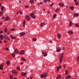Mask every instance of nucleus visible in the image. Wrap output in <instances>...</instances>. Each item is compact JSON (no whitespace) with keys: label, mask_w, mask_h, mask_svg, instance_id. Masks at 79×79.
<instances>
[{"label":"nucleus","mask_w":79,"mask_h":79,"mask_svg":"<svg viewBox=\"0 0 79 79\" xmlns=\"http://www.w3.org/2000/svg\"><path fill=\"white\" fill-rule=\"evenodd\" d=\"M57 37L58 39H61V34L59 33L57 36Z\"/></svg>","instance_id":"6"},{"label":"nucleus","mask_w":79,"mask_h":79,"mask_svg":"<svg viewBox=\"0 0 79 79\" xmlns=\"http://www.w3.org/2000/svg\"><path fill=\"white\" fill-rule=\"evenodd\" d=\"M17 69L18 71H20V68L19 67H17Z\"/></svg>","instance_id":"30"},{"label":"nucleus","mask_w":79,"mask_h":79,"mask_svg":"<svg viewBox=\"0 0 79 79\" xmlns=\"http://www.w3.org/2000/svg\"><path fill=\"white\" fill-rule=\"evenodd\" d=\"M64 49H65L64 48H62V50H64Z\"/></svg>","instance_id":"60"},{"label":"nucleus","mask_w":79,"mask_h":79,"mask_svg":"<svg viewBox=\"0 0 79 79\" xmlns=\"http://www.w3.org/2000/svg\"><path fill=\"white\" fill-rule=\"evenodd\" d=\"M30 15L31 16H31H34V13H31L30 14Z\"/></svg>","instance_id":"36"},{"label":"nucleus","mask_w":79,"mask_h":79,"mask_svg":"<svg viewBox=\"0 0 79 79\" xmlns=\"http://www.w3.org/2000/svg\"><path fill=\"white\" fill-rule=\"evenodd\" d=\"M75 5L77 6H78L79 5V2H76L75 3Z\"/></svg>","instance_id":"29"},{"label":"nucleus","mask_w":79,"mask_h":79,"mask_svg":"<svg viewBox=\"0 0 79 79\" xmlns=\"http://www.w3.org/2000/svg\"><path fill=\"white\" fill-rule=\"evenodd\" d=\"M63 67H64V68H66V65L65 64L63 65Z\"/></svg>","instance_id":"50"},{"label":"nucleus","mask_w":79,"mask_h":79,"mask_svg":"<svg viewBox=\"0 0 79 79\" xmlns=\"http://www.w3.org/2000/svg\"><path fill=\"white\" fill-rule=\"evenodd\" d=\"M69 8L71 9V10H74V7L73 6L70 7Z\"/></svg>","instance_id":"19"},{"label":"nucleus","mask_w":79,"mask_h":79,"mask_svg":"<svg viewBox=\"0 0 79 79\" xmlns=\"http://www.w3.org/2000/svg\"><path fill=\"white\" fill-rule=\"evenodd\" d=\"M79 15L78 14V13H75L74 14V16H79Z\"/></svg>","instance_id":"27"},{"label":"nucleus","mask_w":79,"mask_h":79,"mask_svg":"<svg viewBox=\"0 0 79 79\" xmlns=\"http://www.w3.org/2000/svg\"><path fill=\"white\" fill-rule=\"evenodd\" d=\"M30 78L31 79H32V77H30Z\"/></svg>","instance_id":"59"},{"label":"nucleus","mask_w":79,"mask_h":79,"mask_svg":"<svg viewBox=\"0 0 79 79\" xmlns=\"http://www.w3.org/2000/svg\"><path fill=\"white\" fill-rule=\"evenodd\" d=\"M10 19V18L9 17H7L5 19V21H9Z\"/></svg>","instance_id":"13"},{"label":"nucleus","mask_w":79,"mask_h":79,"mask_svg":"<svg viewBox=\"0 0 79 79\" xmlns=\"http://www.w3.org/2000/svg\"><path fill=\"white\" fill-rule=\"evenodd\" d=\"M27 73L26 72H25V73H24V72H22L21 73V75L23 76H25Z\"/></svg>","instance_id":"14"},{"label":"nucleus","mask_w":79,"mask_h":79,"mask_svg":"<svg viewBox=\"0 0 79 79\" xmlns=\"http://www.w3.org/2000/svg\"><path fill=\"white\" fill-rule=\"evenodd\" d=\"M12 55L13 57H15V54L14 53H12Z\"/></svg>","instance_id":"32"},{"label":"nucleus","mask_w":79,"mask_h":79,"mask_svg":"<svg viewBox=\"0 0 79 79\" xmlns=\"http://www.w3.org/2000/svg\"><path fill=\"white\" fill-rule=\"evenodd\" d=\"M47 76V73H44L41 75V78H44Z\"/></svg>","instance_id":"1"},{"label":"nucleus","mask_w":79,"mask_h":79,"mask_svg":"<svg viewBox=\"0 0 79 79\" xmlns=\"http://www.w3.org/2000/svg\"><path fill=\"white\" fill-rule=\"evenodd\" d=\"M19 12L20 14H21V15H22V14H23V13H22V11H21L20 10L19 11Z\"/></svg>","instance_id":"40"},{"label":"nucleus","mask_w":79,"mask_h":79,"mask_svg":"<svg viewBox=\"0 0 79 79\" xmlns=\"http://www.w3.org/2000/svg\"><path fill=\"white\" fill-rule=\"evenodd\" d=\"M22 60L23 61H26V60L24 57H22Z\"/></svg>","instance_id":"23"},{"label":"nucleus","mask_w":79,"mask_h":79,"mask_svg":"<svg viewBox=\"0 0 79 79\" xmlns=\"http://www.w3.org/2000/svg\"><path fill=\"white\" fill-rule=\"evenodd\" d=\"M11 31H15V29H11Z\"/></svg>","instance_id":"47"},{"label":"nucleus","mask_w":79,"mask_h":79,"mask_svg":"<svg viewBox=\"0 0 79 79\" xmlns=\"http://www.w3.org/2000/svg\"><path fill=\"white\" fill-rule=\"evenodd\" d=\"M59 68H58V67L57 68V71H58L59 70Z\"/></svg>","instance_id":"49"},{"label":"nucleus","mask_w":79,"mask_h":79,"mask_svg":"<svg viewBox=\"0 0 79 79\" xmlns=\"http://www.w3.org/2000/svg\"><path fill=\"white\" fill-rule=\"evenodd\" d=\"M33 40V41H36V40H37V39H36V38H34L33 39H32Z\"/></svg>","instance_id":"34"},{"label":"nucleus","mask_w":79,"mask_h":79,"mask_svg":"<svg viewBox=\"0 0 79 79\" xmlns=\"http://www.w3.org/2000/svg\"><path fill=\"white\" fill-rule=\"evenodd\" d=\"M74 1L75 2H76L77 1V0H74Z\"/></svg>","instance_id":"54"},{"label":"nucleus","mask_w":79,"mask_h":79,"mask_svg":"<svg viewBox=\"0 0 79 79\" xmlns=\"http://www.w3.org/2000/svg\"><path fill=\"white\" fill-rule=\"evenodd\" d=\"M26 20H27V21H29L30 20V17L29 16L27 15L26 17Z\"/></svg>","instance_id":"3"},{"label":"nucleus","mask_w":79,"mask_h":79,"mask_svg":"<svg viewBox=\"0 0 79 79\" xmlns=\"http://www.w3.org/2000/svg\"><path fill=\"white\" fill-rule=\"evenodd\" d=\"M0 25H2V24H3V23L2 22L0 23Z\"/></svg>","instance_id":"52"},{"label":"nucleus","mask_w":79,"mask_h":79,"mask_svg":"<svg viewBox=\"0 0 79 79\" xmlns=\"http://www.w3.org/2000/svg\"><path fill=\"white\" fill-rule=\"evenodd\" d=\"M14 52L16 54H18L19 53V50L17 49H15V50L14 51Z\"/></svg>","instance_id":"5"},{"label":"nucleus","mask_w":79,"mask_h":79,"mask_svg":"<svg viewBox=\"0 0 79 79\" xmlns=\"http://www.w3.org/2000/svg\"><path fill=\"white\" fill-rule=\"evenodd\" d=\"M50 42L51 44H52L53 43V42L52 40H50Z\"/></svg>","instance_id":"53"},{"label":"nucleus","mask_w":79,"mask_h":79,"mask_svg":"<svg viewBox=\"0 0 79 79\" xmlns=\"http://www.w3.org/2000/svg\"><path fill=\"white\" fill-rule=\"evenodd\" d=\"M44 25H45V23H41L40 24V26H42V27L44 26Z\"/></svg>","instance_id":"20"},{"label":"nucleus","mask_w":79,"mask_h":79,"mask_svg":"<svg viewBox=\"0 0 79 79\" xmlns=\"http://www.w3.org/2000/svg\"><path fill=\"white\" fill-rule=\"evenodd\" d=\"M4 43H6V41L5 40L4 41Z\"/></svg>","instance_id":"58"},{"label":"nucleus","mask_w":79,"mask_h":79,"mask_svg":"<svg viewBox=\"0 0 79 79\" xmlns=\"http://www.w3.org/2000/svg\"><path fill=\"white\" fill-rule=\"evenodd\" d=\"M56 14H55L54 15H53V17H52L53 18H55V17H56Z\"/></svg>","instance_id":"38"},{"label":"nucleus","mask_w":79,"mask_h":79,"mask_svg":"<svg viewBox=\"0 0 79 79\" xmlns=\"http://www.w3.org/2000/svg\"><path fill=\"white\" fill-rule=\"evenodd\" d=\"M14 79H17V78H14Z\"/></svg>","instance_id":"64"},{"label":"nucleus","mask_w":79,"mask_h":79,"mask_svg":"<svg viewBox=\"0 0 79 79\" xmlns=\"http://www.w3.org/2000/svg\"><path fill=\"white\" fill-rule=\"evenodd\" d=\"M3 64H2L0 65V69H2L3 67Z\"/></svg>","instance_id":"16"},{"label":"nucleus","mask_w":79,"mask_h":79,"mask_svg":"<svg viewBox=\"0 0 79 79\" xmlns=\"http://www.w3.org/2000/svg\"><path fill=\"white\" fill-rule=\"evenodd\" d=\"M60 63H62V59H60Z\"/></svg>","instance_id":"45"},{"label":"nucleus","mask_w":79,"mask_h":79,"mask_svg":"<svg viewBox=\"0 0 79 79\" xmlns=\"http://www.w3.org/2000/svg\"><path fill=\"white\" fill-rule=\"evenodd\" d=\"M25 34H26V33H25L24 32H22L20 33V35L22 37L24 35H25Z\"/></svg>","instance_id":"4"},{"label":"nucleus","mask_w":79,"mask_h":79,"mask_svg":"<svg viewBox=\"0 0 79 79\" xmlns=\"http://www.w3.org/2000/svg\"><path fill=\"white\" fill-rule=\"evenodd\" d=\"M31 18H34V19H35V16H31Z\"/></svg>","instance_id":"46"},{"label":"nucleus","mask_w":79,"mask_h":79,"mask_svg":"<svg viewBox=\"0 0 79 79\" xmlns=\"http://www.w3.org/2000/svg\"><path fill=\"white\" fill-rule=\"evenodd\" d=\"M58 68H61V65H60L59 67H58Z\"/></svg>","instance_id":"48"},{"label":"nucleus","mask_w":79,"mask_h":79,"mask_svg":"<svg viewBox=\"0 0 79 79\" xmlns=\"http://www.w3.org/2000/svg\"><path fill=\"white\" fill-rule=\"evenodd\" d=\"M51 5L52 6H53V5H54V3H52V4H51Z\"/></svg>","instance_id":"63"},{"label":"nucleus","mask_w":79,"mask_h":79,"mask_svg":"<svg viewBox=\"0 0 79 79\" xmlns=\"http://www.w3.org/2000/svg\"><path fill=\"white\" fill-rule=\"evenodd\" d=\"M75 26L76 27H79V25L78 23H76L75 24Z\"/></svg>","instance_id":"28"},{"label":"nucleus","mask_w":79,"mask_h":79,"mask_svg":"<svg viewBox=\"0 0 79 79\" xmlns=\"http://www.w3.org/2000/svg\"><path fill=\"white\" fill-rule=\"evenodd\" d=\"M6 50H9V49H8V48H6Z\"/></svg>","instance_id":"51"},{"label":"nucleus","mask_w":79,"mask_h":79,"mask_svg":"<svg viewBox=\"0 0 79 79\" xmlns=\"http://www.w3.org/2000/svg\"><path fill=\"white\" fill-rule=\"evenodd\" d=\"M61 75H59L57 76L56 79H61Z\"/></svg>","instance_id":"11"},{"label":"nucleus","mask_w":79,"mask_h":79,"mask_svg":"<svg viewBox=\"0 0 79 79\" xmlns=\"http://www.w3.org/2000/svg\"><path fill=\"white\" fill-rule=\"evenodd\" d=\"M19 53L21 55H24V54L25 53V52H24V51H23V50L19 52Z\"/></svg>","instance_id":"8"},{"label":"nucleus","mask_w":79,"mask_h":79,"mask_svg":"<svg viewBox=\"0 0 79 79\" xmlns=\"http://www.w3.org/2000/svg\"><path fill=\"white\" fill-rule=\"evenodd\" d=\"M68 33L70 34H73V32L72 30H69L68 31Z\"/></svg>","instance_id":"10"},{"label":"nucleus","mask_w":79,"mask_h":79,"mask_svg":"<svg viewBox=\"0 0 79 79\" xmlns=\"http://www.w3.org/2000/svg\"><path fill=\"white\" fill-rule=\"evenodd\" d=\"M2 33H3V31H0V34H2Z\"/></svg>","instance_id":"43"},{"label":"nucleus","mask_w":79,"mask_h":79,"mask_svg":"<svg viewBox=\"0 0 79 79\" xmlns=\"http://www.w3.org/2000/svg\"><path fill=\"white\" fill-rule=\"evenodd\" d=\"M60 50H61V49L60 47H58L57 49H56V51L57 52H59Z\"/></svg>","instance_id":"18"},{"label":"nucleus","mask_w":79,"mask_h":79,"mask_svg":"<svg viewBox=\"0 0 79 79\" xmlns=\"http://www.w3.org/2000/svg\"><path fill=\"white\" fill-rule=\"evenodd\" d=\"M50 13V12L49 11H48V14H49Z\"/></svg>","instance_id":"62"},{"label":"nucleus","mask_w":79,"mask_h":79,"mask_svg":"<svg viewBox=\"0 0 79 79\" xmlns=\"http://www.w3.org/2000/svg\"><path fill=\"white\" fill-rule=\"evenodd\" d=\"M71 78V76L70 75L67 76L66 77V79H69Z\"/></svg>","instance_id":"15"},{"label":"nucleus","mask_w":79,"mask_h":79,"mask_svg":"<svg viewBox=\"0 0 79 79\" xmlns=\"http://www.w3.org/2000/svg\"><path fill=\"white\" fill-rule=\"evenodd\" d=\"M6 64L7 65H9L10 64V62L9 61H8L6 62Z\"/></svg>","instance_id":"37"},{"label":"nucleus","mask_w":79,"mask_h":79,"mask_svg":"<svg viewBox=\"0 0 79 79\" xmlns=\"http://www.w3.org/2000/svg\"><path fill=\"white\" fill-rule=\"evenodd\" d=\"M10 79H13V75H10Z\"/></svg>","instance_id":"26"},{"label":"nucleus","mask_w":79,"mask_h":79,"mask_svg":"<svg viewBox=\"0 0 79 79\" xmlns=\"http://www.w3.org/2000/svg\"><path fill=\"white\" fill-rule=\"evenodd\" d=\"M4 31L5 33H6V32H7V28H5L4 30Z\"/></svg>","instance_id":"35"},{"label":"nucleus","mask_w":79,"mask_h":79,"mask_svg":"<svg viewBox=\"0 0 79 79\" xmlns=\"http://www.w3.org/2000/svg\"><path fill=\"white\" fill-rule=\"evenodd\" d=\"M10 37L11 38V39H15L16 38L15 37H14V36H12V35H10Z\"/></svg>","instance_id":"24"},{"label":"nucleus","mask_w":79,"mask_h":79,"mask_svg":"<svg viewBox=\"0 0 79 79\" xmlns=\"http://www.w3.org/2000/svg\"><path fill=\"white\" fill-rule=\"evenodd\" d=\"M50 7H51V8H52V5H50Z\"/></svg>","instance_id":"57"},{"label":"nucleus","mask_w":79,"mask_h":79,"mask_svg":"<svg viewBox=\"0 0 79 79\" xmlns=\"http://www.w3.org/2000/svg\"><path fill=\"white\" fill-rule=\"evenodd\" d=\"M59 10H60V9L57 8L55 10V11L56 13H57V12H58V11H59Z\"/></svg>","instance_id":"21"},{"label":"nucleus","mask_w":79,"mask_h":79,"mask_svg":"<svg viewBox=\"0 0 79 79\" xmlns=\"http://www.w3.org/2000/svg\"><path fill=\"white\" fill-rule=\"evenodd\" d=\"M64 55L63 54V53H62L60 56V60H63V56Z\"/></svg>","instance_id":"7"},{"label":"nucleus","mask_w":79,"mask_h":79,"mask_svg":"<svg viewBox=\"0 0 79 79\" xmlns=\"http://www.w3.org/2000/svg\"><path fill=\"white\" fill-rule=\"evenodd\" d=\"M4 39H7L8 40H10V38L8 37L5 34L4 35Z\"/></svg>","instance_id":"2"},{"label":"nucleus","mask_w":79,"mask_h":79,"mask_svg":"<svg viewBox=\"0 0 79 79\" xmlns=\"http://www.w3.org/2000/svg\"><path fill=\"white\" fill-rule=\"evenodd\" d=\"M12 73H15V74H17V73H18V72H17L15 70H12Z\"/></svg>","instance_id":"12"},{"label":"nucleus","mask_w":79,"mask_h":79,"mask_svg":"<svg viewBox=\"0 0 79 79\" xmlns=\"http://www.w3.org/2000/svg\"><path fill=\"white\" fill-rule=\"evenodd\" d=\"M0 37H1V40H3V35H0Z\"/></svg>","instance_id":"31"},{"label":"nucleus","mask_w":79,"mask_h":79,"mask_svg":"<svg viewBox=\"0 0 79 79\" xmlns=\"http://www.w3.org/2000/svg\"><path fill=\"white\" fill-rule=\"evenodd\" d=\"M30 2L31 3H34V0H31Z\"/></svg>","instance_id":"39"},{"label":"nucleus","mask_w":79,"mask_h":79,"mask_svg":"<svg viewBox=\"0 0 79 79\" xmlns=\"http://www.w3.org/2000/svg\"><path fill=\"white\" fill-rule=\"evenodd\" d=\"M59 5H60V6L61 7H62V6H63V5H64V4L62 3H60L59 4Z\"/></svg>","instance_id":"17"},{"label":"nucleus","mask_w":79,"mask_h":79,"mask_svg":"<svg viewBox=\"0 0 79 79\" xmlns=\"http://www.w3.org/2000/svg\"><path fill=\"white\" fill-rule=\"evenodd\" d=\"M4 8L5 7H4V6H2L1 7V11H3V9H4Z\"/></svg>","instance_id":"33"},{"label":"nucleus","mask_w":79,"mask_h":79,"mask_svg":"<svg viewBox=\"0 0 79 79\" xmlns=\"http://www.w3.org/2000/svg\"><path fill=\"white\" fill-rule=\"evenodd\" d=\"M3 15V12H0V17H1Z\"/></svg>","instance_id":"22"},{"label":"nucleus","mask_w":79,"mask_h":79,"mask_svg":"<svg viewBox=\"0 0 79 79\" xmlns=\"http://www.w3.org/2000/svg\"><path fill=\"white\" fill-rule=\"evenodd\" d=\"M42 54H43L44 56H47V53L46 52H43Z\"/></svg>","instance_id":"9"},{"label":"nucleus","mask_w":79,"mask_h":79,"mask_svg":"<svg viewBox=\"0 0 79 79\" xmlns=\"http://www.w3.org/2000/svg\"><path fill=\"white\" fill-rule=\"evenodd\" d=\"M25 7L26 8H29V6H25Z\"/></svg>","instance_id":"44"},{"label":"nucleus","mask_w":79,"mask_h":79,"mask_svg":"<svg viewBox=\"0 0 79 79\" xmlns=\"http://www.w3.org/2000/svg\"><path fill=\"white\" fill-rule=\"evenodd\" d=\"M19 2L20 3H21V1H19Z\"/></svg>","instance_id":"61"},{"label":"nucleus","mask_w":79,"mask_h":79,"mask_svg":"<svg viewBox=\"0 0 79 79\" xmlns=\"http://www.w3.org/2000/svg\"><path fill=\"white\" fill-rule=\"evenodd\" d=\"M23 23L24 25H25V24H26V20H24L23 22Z\"/></svg>","instance_id":"41"},{"label":"nucleus","mask_w":79,"mask_h":79,"mask_svg":"<svg viewBox=\"0 0 79 79\" xmlns=\"http://www.w3.org/2000/svg\"><path fill=\"white\" fill-rule=\"evenodd\" d=\"M44 2H45V3H47V1H46V0H44Z\"/></svg>","instance_id":"55"},{"label":"nucleus","mask_w":79,"mask_h":79,"mask_svg":"<svg viewBox=\"0 0 79 79\" xmlns=\"http://www.w3.org/2000/svg\"><path fill=\"white\" fill-rule=\"evenodd\" d=\"M65 74L67 75L68 74V70L65 71Z\"/></svg>","instance_id":"42"},{"label":"nucleus","mask_w":79,"mask_h":79,"mask_svg":"<svg viewBox=\"0 0 79 79\" xmlns=\"http://www.w3.org/2000/svg\"><path fill=\"white\" fill-rule=\"evenodd\" d=\"M43 11H45V9L44 8L43 9Z\"/></svg>","instance_id":"56"},{"label":"nucleus","mask_w":79,"mask_h":79,"mask_svg":"<svg viewBox=\"0 0 79 79\" xmlns=\"http://www.w3.org/2000/svg\"><path fill=\"white\" fill-rule=\"evenodd\" d=\"M73 25V22H72L71 21H70V24L69 25V26H71Z\"/></svg>","instance_id":"25"}]
</instances>
